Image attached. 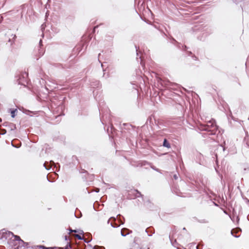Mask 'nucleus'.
Returning <instances> with one entry per match:
<instances>
[{
	"label": "nucleus",
	"instance_id": "0eeeda50",
	"mask_svg": "<svg viewBox=\"0 0 249 249\" xmlns=\"http://www.w3.org/2000/svg\"><path fill=\"white\" fill-rule=\"evenodd\" d=\"M75 237H77L78 239H83L82 237L79 234H76Z\"/></svg>",
	"mask_w": 249,
	"mask_h": 249
},
{
	"label": "nucleus",
	"instance_id": "20e7f679",
	"mask_svg": "<svg viewBox=\"0 0 249 249\" xmlns=\"http://www.w3.org/2000/svg\"><path fill=\"white\" fill-rule=\"evenodd\" d=\"M125 231H127V230L125 229L121 231V234L123 236H125L126 235L129 234V232H124Z\"/></svg>",
	"mask_w": 249,
	"mask_h": 249
},
{
	"label": "nucleus",
	"instance_id": "2eb2a0df",
	"mask_svg": "<svg viewBox=\"0 0 249 249\" xmlns=\"http://www.w3.org/2000/svg\"><path fill=\"white\" fill-rule=\"evenodd\" d=\"M40 248H44V247H42V246H39Z\"/></svg>",
	"mask_w": 249,
	"mask_h": 249
},
{
	"label": "nucleus",
	"instance_id": "39448f33",
	"mask_svg": "<svg viewBox=\"0 0 249 249\" xmlns=\"http://www.w3.org/2000/svg\"><path fill=\"white\" fill-rule=\"evenodd\" d=\"M38 53H39V55H38V57H40L41 56H42L44 53V51L43 49H42L41 48L39 49V50H38Z\"/></svg>",
	"mask_w": 249,
	"mask_h": 249
},
{
	"label": "nucleus",
	"instance_id": "9d476101",
	"mask_svg": "<svg viewBox=\"0 0 249 249\" xmlns=\"http://www.w3.org/2000/svg\"><path fill=\"white\" fill-rule=\"evenodd\" d=\"M71 232H72V231H73V232H77V231H75V230H73H73H71Z\"/></svg>",
	"mask_w": 249,
	"mask_h": 249
},
{
	"label": "nucleus",
	"instance_id": "9b49d317",
	"mask_svg": "<svg viewBox=\"0 0 249 249\" xmlns=\"http://www.w3.org/2000/svg\"><path fill=\"white\" fill-rule=\"evenodd\" d=\"M41 43H42V40H40V41H39V44H40V45H41Z\"/></svg>",
	"mask_w": 249,
	"mask_h": 249
},
{
	"label": "nucleus",
	"instance_id": "f257e3e1",
	"mask_svg": "<svg viewBox=\"0 0 249 249\" xmlns=\"http://www.w3.org/2000/svg\"><path fill=\"white\" fill-rule=\"evenodd\" d=\"M3 237L5 238L9 237L10 238L12 237L14 238L13 244L14 246V249H24L25 247L28 245L27 243H25L22 240L19 236L14 235L13 233L10 231L5 232V234L3 235Z\"/></svg>",
	"mask_w": 249,
	"mask_h": 249
},
{
	"label": "nucleus",
	"instance_id": "4468645a",
	"mask_svg": "<svg viewBox=\"0 0 249 249\" xmlns=\"http://www.w3.org/2000/svg\"><path fill=\"white\" fill-rule=\"evenodd\" d=\"M111 225L112 227H115V226L113 225L112 224H111Z\"/></svg>",
	"mask_w": 249,
	"mask_h": 249
},
{
	"label": "nucleus",
	"instance_id": "1a4fd4ad",
	"mask_svg": "<svg viewBox=\"0 0 249 249\" xmlns=\"http://www.w3.org/2000/svg\"><path fill=\"white\" fill-rule=\"evenodd\" d=\"M174 178H175V179H178V176H177V175H175L174 176Z\"/></svg>",
	"mask_w": 249,
	"mask_h": 249
},
{
	"label": "nucleus",
	"instance_id": "ddd939ff",
	"mask_svg": "<svg viewBox=\"0 0 249 249\" xmlns=\"http://www.w3.org/2000/svg\"><path fill=\"white\" fill-rule=\"evenodd\" d=\"M19 84H21L24 85V84L21 83H20V81H19Z\"/></svg>",
	"mask_w": 249,
	"mask_h": 249
},
{
	"label": "nucleus",
	"instance_id": "f8f14e48",
	"mask_svg": "<svg viewBox=\"0 0 249 249\" xmlns=\"http://www.w3.org/2000/svg\"><path fill=\"white\" fill-rule=\"evenodd\" d=\"M234 231V230H232V231H231V234H233V231Z\"/></svg>",
	"mask_w": 249,
	"mask_h": 249
},
{
	"label": "nucleus",
	"instance_id": "dca6fc26",
	"mask_svg": "<svg viewBox=\"0 0 249 249\" xmlns=\"http://www.w3.org/2000/svg\"><path fill=\"white\" fill-rule=\"evenodd\" d=\"M24 74L26 76H27V74L26 73Z\"/></svg>",
	"mask_w": 249,
	"mask_h": 249
},
{
	"label": "nucleus",
	"instance_id": "7ed1b4c3",
	"mask_svg": "<svg viewBox=\"0 0 249 249\" xmlns=\"http://www.w3.org/2000/svg\"><path fill=\"white\" fill-rule=\"evenodd\" d=\"M163 145L164 147H166L167 148H169L170 147V145L169 143L167 141V140L166 139H164V140Z\"/></svg>",
	"mask_w": 249,
	"mask_h": 249
},
{
	"label": "nucleus",
	"instance_id": "f03ea898",
	"mask_svg": "<svg viewBox=\"0 0 249 249\" xmlns=\"http://www.w3.org/2000/svg\"><path fill=\"white\" fill-rule=\"evenodd\" d=\"M217 126L215 124V121L213 119L207 122L203 130L212 132V134L215 133V131L217 130Z\"/></svg>",
	"mask_w": 249,
	"mask_h": 249
},
{
	"label": "nucleus",
	"instance_id": "f3484780",
	"mask_svg": "<svg viewBox=\"0 0 249 249\" xmlns=\"http://www.w3.org/2000/svg\"><path fill=\"white\" fill-rule=\"evenodd\" d=\"M52 162L53 164H54V162L51 161V163H52Z\"/></svg>",
	"mask_w": 249,
	"mask_h": 249
},
{
	"label": "nucleus",
	"instance_id": "423d86ee",
	"mask_svg": "<svg viewBox=\"0 0 249 249\" xmlns=\"http://www.w3.org/2000/svg\"><path fill=\"white\" fill-rule=\"evenodd\" d=\"M17 111V109L12 110L11 111V117L12 118H14L15 116V112Z\"/></svg>",
	"mask_w": 249,
	"mask_h": 249
},
{
	"label": "nucleus",
	"instance_id": "6e6552de",
	"mask_svg": "<svg viewBox=\"0 0 249 249\" xmlns=\"http://www.w3.org/2000/svg\"><path fill=\"white\" fill-rule=\"evenodd\" d=\"M44 166L45 167V168L47 169V170H49V168H48L46 166V163H44Z\"/></svg>",
	"mask_w": 249,
	"mask_h": 249
}]
</instances>
